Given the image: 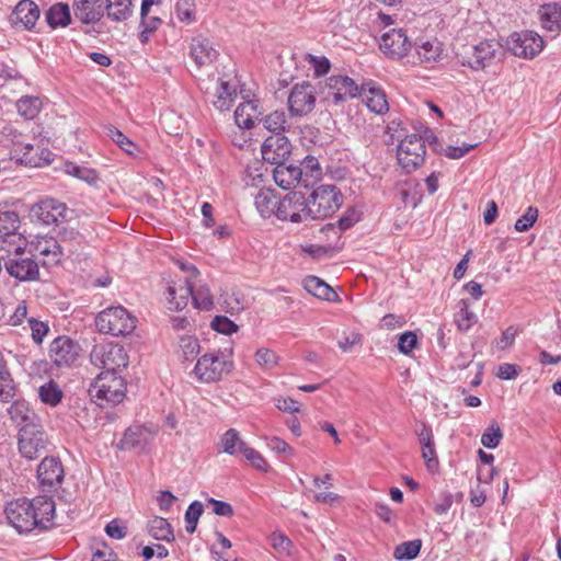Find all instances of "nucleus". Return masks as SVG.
<instances>
[{
	"label": "nucleus",
	"mask_w": 561,
	"mask_h": 561,
	"mask_svg": "<svg viewBox=\"0 0 561 561\" xmlns=\"http://www.w3.org/2000/svg\"><path fill=\"white\" fill-rule=\"evenodd\" d=\"M26 239L16 232L0 236V252H3L5 261L15 257L19 254H24L26 250Z\"/></svg>",
	"instance_id": "33"
},
{
	"label": "nucleus",
	"mask_w": 561,
	"mask_h": 561,
	"mask_svg": "<svg viewBox=\"0 0 561 561\" xmlns=\"http://www.w3.org/2000/svg\"><path fill=\"white\" fill-rule=\"evenodd\" d=\"M412 44L405 32L392 28L383 33L379 41L380 50L391 59H401L408 55Z\"/></svg>",
	"instance_id": "15"
},
{
	"label": "nucleus",
	"mask_w": 561,
	"mask_h": 561,
	"mask_svg": "<svg viewBox=\"0 0 561 561\" xmlns=\"http://www.w3.org/2000/svg\"><path fill=\"white\" fill-rule=\"evenodd\" d=\"M304 288L317 298L328 301H332L337 297L336 293L317 276L306 277L304 280Z\"/></svg>",
	"instance_id": "37"
},
{
	"label": "nucleus",
	"mask_w": 561,
	"mask_h": 561,
	"mask_svg": "<svg viewBox=\"0 0 561 561\" xmlns=\"http://www.w3.org/2000/svg\"><path fill=\"white\" fill-rule=\"evenodd\" d=\"M417 59L421 62H427L435 60L439 55V48L431 42H423L422 44L415 45Z\"/></svg>",
	"instance_id": "58"
},
{
	"label": "nucleus",
	"mask_w": 561,
	"mask_h": 561,
	"mask_svg": "<svg viewBox=\"0 0 561 561\" xmlns=\"http://www.w3.org/2000/svg\"><path fill=\"white\" fill-rule=\"evenodd\" d=\"M328 99H332L335 104L345 102L359 95L360 87L347 76H331L327 80Z\"/></svg>",
	"instance_id": "17"
},
{
	"label": "nucleus",
	"mask_w": 561,
	"mask_h": 561,
	"mask_svg": "<svg viewBox=\"0 0 561 561\" xmlns=\"http://www.w3.org/2000/svg\"><path fill=\"white\" fill-rule=\"evenodd\" d=\"M135 1L136 0H105L104 14L113 22H125L134 13Z\"/></svg>",
	"instance_id": "31"
},
{
	"label": "nucleus",
	"mask_w": 561,
	"mask_h": 561,
	"mask_svg": "<svg viewBox=\"0 0 561 561\" xmlns=\"http://www.w3.org/2000/svg\"><path fill=\"white\" fill-rule=\"evenodd\" d=\"M168 304L170 310L184 309L193 295V282L190 277L168 286Z\"/></svg>",
	"instance_id": "26"
},
{
	"label": "nucleus",
	"mask_w": 561,
	"mask_h": 561,
	"mask_svg": "<svg viewBox=\"0 0 561 561\" xmlns=\"http://www.w3.org/2000/svg\"><path fill=\"white\" fill-rule=\"evenodd\" d=\"M39 8L32 0H20L10 14L9 21L13 26L32 30L39 19Z\"/></svg>",
	"instance_id": "22"
},
{
	"label": "nucleus",
	"mask_w": 561,
	"mask_h": 561,
	"mask_svg": "<svg viewBox=\"0 0 561 561\" xmlns=\"http://www.w3.org/2000/svg\"><path fill=\"white\" fill-rule=\"evenodd\" d=\"M5 270L10 276L20 282L36 280L39 276L38 263L33 255L19 254L9 261H5Z\"/></svg>",
	"instance_id": "18"
},
{
	"label": "nucleus",
	"mask_w": 561,
	"mask_h": 561,
	"mask_svg": "<svg viewBox=\"0 0 561 561\" xmlns=\"http://www.w3.org/2000/svg\"><path fill=\"white\" fill-rule=\"evenodd\" d=\"M66 172L70 175H73L80 180L88 182L89 184H93L99 180L98 174L93 169L79 167L73 163L66 164Z\"/></svg>",
	"instance_id": "53"
},
{
	"label": "nucleus",
	"mask_w": 561,
	"mask_h": 561,
	"mask_svg": "<svg viewBox=\"0 0 561 561\" xmlns=\"http://www.w3.org/2000/svg\"><path fill=\"white\" fill-rule=\"evenodd\" d=\"M45 20L51 28L68 26L71 22L69 5L64 2L53 4L45 12Z\"/></svg>",
	"instance_id": "34"
},
{
	"label": "nucleus",
	"mask_w": 561,
	"mask_h": 561,
	"mask_svg": "<svg viewBox=\"0 0 561 561\" xmlns=\"http://www.w3.org/2000/svg\"><path fill=\"white\" fill-rule=\"evenodd\" d=\"M233 368L230 355L224 352L206 353L196 363L194 373L204 382H215Z\"/></svg>",
	"instance_id": "6"
},
{
	"label": "nucleus",
	"mask_w": 561,
	"mask_h": 561,
	"mask_svg": "<svg viewBox=\"0 0 561 561\" xmlns=\"http://www.w3.org/2000/svg\"><path fill=\"white\" fill-rule=\"evenodd\" d=\"M191 299L194 307L201 310L207 311L210 310L214 306L213 295L206 285H201L197 289H193Z\"/></svg>",
	"instance_id": "49"
},
{
	"label": "nucleus",
	"mask_w": 561,
	"mask_h": 561,
	"mask_svg": "<svg viewBox=\"0 0 561 561\" xmlns=\"http://www.w3.org/2000/svg\"><path fill=\"white\" fill-rule=\"evenodd\" d=\"M273 178L275 183L284 190H290L300 183L306 187L308 186L307 180L304 179L302 169L300 167L286 165L285 162L274 168Z\"/></svg>",
	"instance_id": "25"
},
{
	"label": "nucleus",
	"mask_w": 561,
	"mask_h": 561,
	"mask_svg": "<svg viewBox=\"0 0 561 561\" xmlns=\"http://www.w3.org/2000/svg\"><path fill=\"white\" fill-rule=\"evenodd\" d=\"M502 54L501 45L495 41H484L472 47L470 56L462 59V65L468 66L473 70L483 69Z\"/></svg>",
	"instance_id": "14"
},
{
	"label": "nucleus",
	"mask_w": 561,
	"mask_h": 561,
	"mask_svg": "<svg viewBox=\"0 0 561 561\" xmlns=\"http://www.w3.org/2000/svg\"><path fill=\"white\" fill-rule=\"evenodd\" d=\"M4 513L10 525L20 534L47 530L53 525L55 502L45 495L31 501L19 499L10 502Z\"/></svg>",
	"instance_id": "1"
},
{
	"label": "nucleus",
	"mask_w": 561,
	"mask_h": 561,
	"mask_svg": "<svg viewBox=\"0 0 561 561\" xmlns=\"http://www.w3.org/2000/svg\"><path fill=\"white\" fill-rule=\"evenodd\" d=\"M35 250L44 257L43 265L53 266L60 263L64 256L77 253L76 247H65L53 237H43L37 240Z\"/></svg>",
	"instance_id": "16"
},
{
	"label": "nucleus",
	"mask_w": 561,
	"mask_h": 561,
	"mask_svg": "<svg viewBox=\"0 0 561 561\" xmlns=\"http://www.w3.org/2000/svg\"><path fill=\"white\" fill-rule=\"evenodd\" d=\"M210 325L215 331L226 335L238 331V325L225 316H216Z\"/></svg>",
	"instance_id": "59"
},
{
	"label": "nucleus",
	"mask_w": 561,
	"mask_h": 561,
	"mask_svg": "<svg viewBox=\"0 0 561 561\" xmlns=\"http://www.w3.org/2000/svg\"><path fill=\"white\" fill-rule=\"evenodd\" d=\"M64 478V466L57 457H45L37 467L38 483L44 492L58 490Z\"/></svg>",
	"instance_id": "10"
},
{
	"label": "nucleus",
	"mask_w": 561,
	"mask_h": 561,
	"mask_svg": "<svg viewBox=\"0 0 561 561\" xmlns=\"http://www.w3.org/2000/svg\"><path fill=\"white\" fill-rule=\"evenodd\" d=\"M416 434L422 447V458L425 461L426 468L430 471L436 470L438 467V458L435 451L432 430L427 425L423 424L422 428Z\"/></svg>",
	"instance_id": "30"
},
{
	"label": "nucleus",
	"mask_w": 561,
	"mask_h": 561,
	"mask_svg": "<svg viewBox=\"0 0 561 561\" xmlns=\"http://www.w3.org/2000/svg\"><path fill=\"white\" fill-rule=\"evenodd\" d=\"M307 58H308L309 64L313 68L316 77H321L329 72L331 64L327 57H324V56L318 57V56H313V55L309 54L307 56Z\"/></svg>",
	"instance_id": "61"
},
{
	"label": "nucleus",
	"mask_w": 561,
	"mask_h": 561,
	"mask_svg": "<svg viewBox=\"0 0 561 561\" xmlns=\"http://www.w3.org/2000/svg\"><path fill=\"white\" fill-rule=\"evenodd\" d=\"M279 201L271 191H260L255 196V207L260 215L264 218H270L272 215L276 216V208Z\"/></svg>",
	"instance_id": "38"
},
{
	"label": "nucleus",
	"mask_w": 561,
	"mask_h": 561,
	"mask_svg": "<svg viewBox=\"0 0 561 561\" xmlns=\"http://www.w3.org/2000/svg\"><path fill=\"white\" fill-rule=\"evenodd\" d=\"M49 355L56 366H70L79 356V345L67 336H58L50 344Z\"/></svg>",
	"instance_id": "20"
},
{
	"label": "nucleus",
	"mask_w": 561,
	"mask_h": 561,
	"mask_svg": "<svg viewBox=\"0 0 561 561\" xmlns=\"http://www.w3.org/2000/svg\"><path fill=\"white\" fill-rule=\"evenodd\" d=\"M153 4L154 0L141 1L140 24L144 28L140 33V36L142 37V41H146L148 38V34L154 32L161 23V20L158 16H149V12Z\"/></svg>",
	"instance_id": "39"
},
{
	"label": "nucleus",
	"mask_w": 561,
	"mask_h": 561,
	"mask_svg": "<svg viewBox=\"0 0 561 561\" xmlns=\"http://www.w3.org/2000/svg\"><path fill=\"white\" fill-rule=\"evenodd\" d=\"M106 136L131 157H138L141 152L140 148L135 142L114 126L106 127Z\"/></svg>",
	"instance_id": "41"
},
{
	"label": "nucleus",
	"mask_w": 561,
	"mask_h": 561,
	"mask_svg": "<svg viewBox=\"0 0 561 561\" xmlns=\"http://www.w3.org/2000/svg\"><path fill=\"white\" fill-rule=\"evenodd\" d=\"M358 96L373 113L382 115L389 110L385 92L374 83L363 84Z\"/></svg>",
	"instance_id": "28"
},
{
	"label": "nucleus",
	"mask_w": 561,
	"mask_h": 561,
	"mask_svg": "<svg viewBox=\"0 0 561 561\" xmlns=\"http://www.w3.org/2000/svg\"><path fill=\"white\" fill-rule=\"evenodd\" d=\"M276 217L280 220L291 222H304L310 220L307 201L301 193H291L279 201L276 208Z\"/></svg>",
	"instance_id": "11"
},
{
	"label": "nucleus",
	"mask_w": 561,
	"mask_h": 561,
	"mask_svg": "<svg viewBox=\"0 0 561 561\" xmlns=\"http://www.w3.org/2000/svg\"><path fill=\"white\" fill-rule=\"evenodd\" d=\"M503 437L502 431L496 423H492L481 436V444L490 449L496 448Z\"/></svg>",
	"instance_id": "54"
},
{
	"label": "nucleus",
	"mask_w": 561,
	"mask_h": 561,
	"mask_svg": "<svg viewBox=\"0 0 561 561\" xmlns=\"http://www.w3.org/2000/svg\"><path fill=\"white\" fill-rule=\"evenodd\" d=\"M16 108L21 116L26 119H33L42 108V101L37 96L25 95L18 100Z\"/></svg>",
	"instance_id": "43"
},
{
	"label": "nucleus",
	"mask_w": 561,
	"mask_h": 561,
	"mask_svg": "<svg viewBox=\"0 0 561 561\" xmlns=\"http://www.w3.org/2000/svg\"><path fill=\"white\" fill-rule=\"evenodd\" d=\"M260 122L263 123V126L266 129L274 133V135L283 134L289 127L284 111H274L261 118Z\"/></svg>",
	"instance_id": "46"
},
{
	"label": "nucleus",
	"mask_w": 561,
	"mask_h": 561,
	"mask_svg": "<svg viewBox=\"0 0 561 561\" xmlns=\"http://www.w3.org/2000/svg\"><path fill=\"white\" fill-rule=\"evenodd\" d=\"M477 320L476 313L469 309V302L466 299H461L459 301V311L455 316L458 330L467 332Z\"/></svg>",
	"instance_id": "45"
},
{
	"label": "nucleus",
	"mask_w": 561,
	"mask_h": 561,
	"mask_svg": "<svg viewBox=\"0 0 561 561\" xmlns=\"http://www.w3.org/2000/svg\"><path fill=\"white\" fill-rule=\"evenodd\" d=\"M204 512V506L199 501L192 502L185 512V530L188 534H194L197 527L198 519Z\"/></svg>",
	"instance_id": "50"
},
{
	"label": "nucleus",
	"mask_w": 561,
	"mask_h": 561,
	"mask_svg": "<svg viewBox=\"0 0 561 561\" xmlns=\"http://www.w3.org/2000/svg\"><path fill=\"white\" fill-rule=\"evenodd\" d=\"M271 545L280 553H289L291 541L282 533H273L271 536Z\"/></svg>",
	"instance_id": "64"
},
{
	"label": "nucleus",
	"mask_w": 561,
	"mask_h": 561,
	"mask_svg": "<svg viewBox=\"0 0 561 561\" xmlns=\"http://www.w3.org/2000/svg\"><path fill=\"white\" fill-rule=\"evenodd\" d=\"M266 444L270 449L275 451L276 454H284L288 456H294V448L290 447L284 439L273 436L266 438Z\"/></svg>",
	"instance_id": "63"
},
{
	"label": "nucleus",
	"mask_w": 561,
	"mask_h": 561,
	"mask_svg": "<svg viewBox=\"0 0 561 561\" xmlns=\"http://www.w3.org/2000/svg\"><path fill=\"white\" fill-rule=\"evenodd\" d=\"M38 396L44 403L56 407L60 403L64 392L54 380H50L39 387Z\"/></svg>",
	"instance_id": "47"
},
{
	"label": "nucleus",
	"mask_w": 561,
	"mask_h": 561,
	"mask_svg": "<svg viewBox=\"0 0 561 561\" xmlns=\"http://www.w3.org/2000/svg\"><path fill=\"white\" fill-rule=\"evenodd\" d=\"M236 96V87L227 80L219 79L213 104L220 111H227L232 106Z\"/></svg>",
	"instance_id": "36"
},
{
	"label": "nucleus",
	"mask_w": 561,
	"mask_h": 561,
	"mask_svg": "<svg viewBox=\"0 0 561 561\" xmlns=\"http://www.w3.org/2000/svg\"><path fill=\"white\" fill-rule=\"evenodd\" d=\"M149 534L157 540L173 541L172 526L163 517H154L149 524Z\"/></svg>",
	"instance_id": "42"
},
{
	"label": "nucleus",
	"mask_w": 561,
	"mask_h": 561,
	"mask_svg": "<svg viewBox=\"0 0 561 561\" xmlns=\"http://www.w3.org/2000/svg\"><path fill=\"white\" fill-rule=\"evenodd\" d=\"M221 446L224 453L236 456L243 451V447H247V444L240 438L239 433L234 428H230L222 435Z\"/></svg>",
	"instance_id": "44"
},
{
	"label": "nucleus",
	"mask_w": 561,
	"mask_h": 561,
	"mask_svg": "<svg viewBox=\"0 0 561 561\" xmlns=\"http://www.w3.org/2000/svg\"><path fill=\"white\" fill-rule=\"evenodd\" d=\"M302 171H304V179L308 181V178H318L321 174V169L318 162V159L308 156L302 161Z\"/></svg>",
	"instance_id": "62"
},
{
	"label": "nucleus",
	"mask_w": 561,
	"mask_h": 561,
	"mask_svg": "<svg viewBox=\"0 0 561 561\" xmlns=\"http://www.w3.org/2000/svg\"><path fill=\"white\" fill-rule=\"evenodd\" d=\"M20 226V219L15 211L0 213V236L16 232Z\"/></svg>",
	"instance_id": "51"
},
{
	"label": "nucleus",
	"mask_w": 561,
	"mask_h": 561,
	"mask_svg": "<svg viewBox=\"0 0 561 561\" xmlns=\"http://www.w3.org/2000/svg\"><path fill=\"white\" fill-rule=\"evenodd\" d=\"M47 443L43 425L28 431L22 430L18 436L19 451L28 460L36 459L46 449Z\"/></svg>",
	"instance_id": "13"
},
{
	"label": "nucleus",
	"mask_w": 561,
	"mask_h": 561,
	"mask_svg": "<svg viewBox=\"0 0 561 561\" xmlns=\"http://www.w3.org/2000/svg\"><path fill=\"white\" fill-rule=\"evenodd\" d=\"M21 163L30 167H42L49 164L53 160V152L47 149H41L38 144L23 141L19 152Z\"/></svg>",
	"instance_id": "27"
},
{
	"label": "nucleus",
	"mask_w": 561,
	"mask_h": 561,
	"mask_svg": "<svg viewBox=\"0 0 561 561\" xmlns=\"http://www.w3.org/2000/svg\"><path fill=\"white\" fill-rule=\"evenodd\" d=\"M90 362L93 366L104 369L103 371L116 373L128 365V355L124 347L115 343L95 344L90 353Z\"/></svg>",
	"instance_id": "5"
},
{
	"label": "nucleus",
	"mask_w": 561,
	"mask_h": 561,
	"mask_svg": "<svg viewBox=\"0 0 561 561\" xmlns=\"http://www.w3.org/2000/svg\"><path fill=\"white\" fill-rule=\"evenodd\" d=\"M57 241L65 247H76L78 251L82 242V237L76 229L64 227L58 232Z\"/></svg>",
	"instance_id": "57"
},
{
	"label": "nucleus",
	"mask_w": 561,
	"mask_h": 561,
	"mask_svg": "<svg viewBox=\"0 0 561 561\" xmlns=\"http://www.w3.org/2000/svg\"><path fill=\"white\" fill-rule=\"evenodd\" d=\"M154 431L142 425H131L119 442V448L124 450L145 449L151 442Z\"/></svg>",
	"instance_id": "24"
},
{
	"label": "nucleus",
	"mask_w": 561,
	"mask_h": 561,
	"mask_svg": "<svg viewBox=\"0 0 561 561\" xmlns=\"http://www.w3.org/2000/svg\"><path fill=\"white\" fill-rule=\"evenodd\" d=\"M241 454L256 470L266 472L270 469L265 458L254 448H251L247 445V447H243V451Z\"/></svg>",
	"instance_id": "56"
},
{
	"label": "nucleus",
	"mask_w": 561,
	"mask_h": 561,
	"mask_svg": "<svg viewBox=\"0 0 561 561\" xmlns=\"http://www.w3.org/2000/svg\"><path fill=\"white\" fill-rule=\"evenodd\" d=\"M31 214L44 225L58 226L68 220L72 210L69 209L65 203L53 197H47L33 205Z\"/></svg>",
	"instance_id": "9"
},
{
	"label": "nucleus",
	"mask_w": 561,
	"mask_h": 561,
	"mask_svg": "<svg viewBox=\"0 0 561 561\" xmlns=\"http://www.w3.org/2000/svg\"><path fill=\"white\" fill-rule=\"evenodd\" d=\"M15 386L7 367L3 354L0 352V400L8 402L14 397Z\"/></svg>",
	"instance_id": "40"
},
{
	"label": "nucleus",
	"mask_w": 561,
	"mask_h": 561,
	"mask_svg": "<svg viewBox=\"0 0 561 561\" xmlns=\"http://www.w3.org/2000/svg\"><path fill=\"white\" fill-rule=\"evenodd\" d=\"M136 322L137 319L122 306L106 308L95 318L99 332L113 336H125L133 333Z\"/></svg>",
	"instance_id": "3"
},
{
	"label": "nucleus",
	"mask_w": 561,
	"mask_h": 561,
	"mask_svg": "<svg viewBox=\"0 0 561 561\" xmlns=\"http://www.w3.org/2000/svg\"><path fill=\"white\" fill-rule=\"evenodd\" d=\"M89 396L98 405L121 403L126 396V382L116 373L102 371L89 387Z\"/></svg>",
	"instance_id": "2"
},
{
	"label": "nucleus",
	"mask_w": 561,
	"mask_h": 561,
	"mask_svg": "<svg viewBox=\"0 0 561 561\" xmlns=\"http://www.w3.org/2000/svg\"><path fill=\"white\" fill-rule=\"evenodd\" d=\"M506 45L514 56L533 59L542 51L545 42L536 32L522 31L511 34Z\"/></svg>",
	"instance_id": "8"
},
{
	"label": "nucleus",
	"mask_w": 561,
	"mask_h": 561,
	"mask_svg": "<svg viewBox=\"0 0 561 561\" xmlns=\"http://www.w3.org/2000/svg\"><path fill=\"white\" fill-rule=\"evenodd\" d=\"M261 152L264 161L277 165L289 157L291 144L283 134L272 135L264 140Z\"/></svg>",
	"instance_id": "19"
},
{
	"label": "nucleus",
	"mask_w": 561,
	"mask_h": 561,
	"mask_svg": "<svg viewBox=\"0 0 561 561\" xmlns=\"http://www.w3.org/2000/svg\"><path fill=\"white\" fill-rule=\"evenodd\" d=\"M75 16L83 24H95L104 16V0H73Z\"/></svg>",
	"instance_id": "23"
},
{
	"label": "nucleus",
	"mask_w": 561,
	"mask_h": 561,
	"mask_svg": "<svg viewBox=\"0 0 561 561\" xmlns=\"http://www.w3.org/2000/svg\"><path fill=\"white\" fill-rule=\"evenodd\" d=\"M538 219V208L529 206L525 214L518 218L514 225V228L518 232H525L529 230Z\"/></svg>",
	"instance_id": "55"
},
{
	"label": "nucleus",
	"mask_w": 561,
	"mask_h": 561,
	"mask_svg": "<svg viewBox=\"0 0 561 561\" xmlns=\"http://www.w3.org/2000/svg\"><path fill=\"white\" fill-rule=\"evenodd\" d=\"M425 154L424 139L415 134L407 135L398 145L397 159L400 167L407 173H411L422 167L425 161Z\"/></svg>",
	"instance_id": "7"
},
{
	"label": "nucleus",
	"mask_w": 561,
	"mask_h": 561,
	"mask_svg": "<svg viewBox=\"0 0 561 561\" xmlns=\"http://www.w3.org/2000/svg\"><path fill=\"white\" fill-rule=\"evenodd\" d=\"M256 364L263 369H272L278 364V356L270 348L261 347L254 355Z\"/></svg>",
	"instance_id": "52"
},
{
	"label": "nucleus",
	"mask_w": 561,
	"mask_h": 561,
	"mask_svg": "<svg viewBox=\"0 0 561 561\" xmlns=\"http://www.w3.org/2000/svg\"><path fill=\"white\" fill-rule=\"evenodd\" d=\"M9 414L12 422L19 427V433H22V430L28 431L42 425L38 414L24 400L14 401L9 409Z\"/></svg>",
	"instance_id": "21"
},
{
	"label": "nucleus",
	"mask_w": 561,
	"mask_h": 561,
	"mask_svg": "<svg viewBox=\"0 0 561 561\" xmlns=\"http://www.w3.org/2000/svg\"><path fill=\"white\" fill-rule=\"evenodd\" d=\"M190 56L198 67H202L214 62L218 57V51L208 38L198 36L192 39Z\"/></svg>",
	"instance_id": "29"
},
{
	"label": "nucleus",
	"mask_w": 561,
	"mask_h": 561,
	"mask_svg": "<svg viewBox=\"0 0 561 561\" xmlns=\"http://www.w3.org/2000/svg\"><path fill=\"white\" fill-rule=\"evenodd\" d=\"M175 12L180 21L191 23L194 21V5L190 0H178L175 4Z\"/></svg>",
	"instance_id": "60"
},
{
	"label": "nucleus",
	"mask_w": 561,
	"mask_h": 561,
	"mask_svg": "<svg viewBox=\"0 0 561 561\" xmlns=\"http://www.w3.org/2000/svg\"><path fill=\"white\" fill-rule=\"evenodd\" d=\"M541 25L546 31L559 33L561 31V7L558 3H548L541 7Z\"/></svg>",
	"instance_id": "35"
},
{
	"label": "nucleus",
	"mask_w": 561,
	"mask_h": 561,
	"mask_svg": "<svg viewBox=\"0 0 561 561\" xmlns=\"http://www.w3.org/2000/svg\"><path fill=\"white\" fill-rule=\"evenodd\" d=\"M306 201L310 220H318L335 213L343 203V196L336 186L322 184Z\"/></svg>",
	"instance_id": "4"
},
{
	"label": "nucleus",
	"mask_w": 561,
	"mask_h": 561,
	"mask_svg": "<svg viewBox=\"0 0 561 561\" xmlns=\"http://www.w3.org/2000/svg\"><path fill=\"white\" fill-rule=\"evenodd\" d=\"M261 112L254 101H247L238 105L234 111V121L240 128L250 129L260 122Z\"/></svg>",
	"instance_id": "32"
},
{
	"label": "nucleus",
	"mask_w": 561,
	"mask_h": 561,
	"mask_svg": "<svg viewBox=\"0 0 561 561\" xmlns=\"http://www.w3.org/2000/svg\"><path fill=\"white\" fill-rule=\"evenodd\" d=\"M421 548H422L421 539L404 541L394 548L393 557L397 560H403V559L411 560L419 556Z\"/></svg>",
	"instance_id": "48"
},
{
	"label": "nucleus",
	"mask_w": 561,
	"mask_h": 561,
	"mask_svg": "<svg viewBox=\"0 0 561 561\" xmlns=\"http://www.w3.org/2000/svg\"><path fill=\"white\" fill-rule=\"evenodd\" d=\"M316 106V91L309 82L297 83L288 95V108L293 116H305Z\"/></svg>",
	"instance_id": "12"
}]
</instances>
